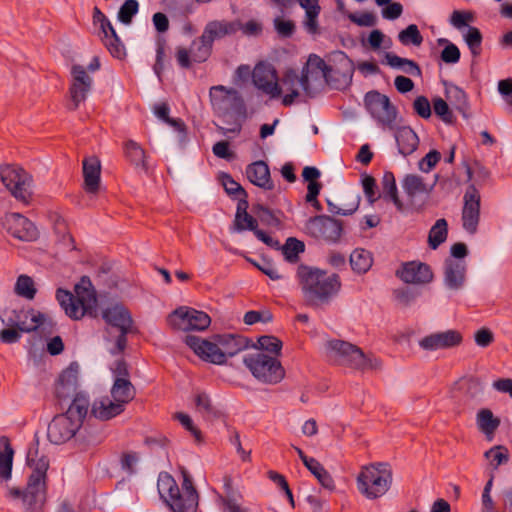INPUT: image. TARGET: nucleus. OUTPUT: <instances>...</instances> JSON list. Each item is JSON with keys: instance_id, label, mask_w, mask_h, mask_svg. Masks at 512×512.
<instances>
[{"instance_id": "bf43d9fd", "label": "nucleus", "mask_w": 512, "mask_h": 512, "mask_svg": "<svg viewBox=\"0 0 512 512\" xmlns=\"http://www.w3.org/2000/svg\"><path fill=\"white\" fill-rule=\"evenodd\" d=\"M138 11L139 2L137 0H125L118 10L117 19L122 24L129 25Z\"/></svg>"}, {"instance_id": "603ef678", "label": "nucleus", "mask_w": 512, "mask_h": 512, "mask_svg": "<svg viewBox=\"0 0 512 512\" xmlns=\"http://www.w3.org/2000/svg\"><path fill=\"white\" fill-rule=\"evenodd\" d=\"M14 290L18 296L24 297L28 300H33L37 293L32 277L25 274L18 276Z\"/></svg>"}, {"instance_id": "7c9ffc66", "label": "nucleus", "mask_w": 512, "mask_h": 512, "mask_svg": "<svg viewBox=\"0 0 512 512\" xmlns=\"http://www.w3.org/2000/svg\"><path fill=\"white\" fill-rule=\"evenodd\" d=\"M67 405V409L62 414L71 418L74 422H79V426L82 427L83 422L88 415L90 407V398L87 393L79 391L68 403H64V407Z\"/></svg>"}, {"instance_id": "ddd939ff", "label": "nucleus", "mask_w": 512, "mask_h": 512, "mask_svg": "<svg viewBox=\"0 0 512 512\" xmlns=\"http://www.w3.org/2000/svg\"><path fill=\"white\" fill-rule=\"evenodd\" d=\"M0 179L16 199L23 202L28 201L30 183L29 176L24 169L12 165L0 167Z\"/></svg>"}, {"instance_id": "6ab92c4d", "label": "nucleus", "mask_w": 512, "mask_h": 512, "mask_svg": "<svg viewBox=\"0 0 512 512\" xmlns=\"http://www.w3.org/2000/svg\"><path fill=\"white\" fill-rule=\"evenodd\" d=\"M184 342L202 360L216 365H223L226 363L221 346L215 340L214 342H211L201 339L198 336L187 335Z\"/></svg>"}, {"instance_id": "58836bf2", "label": "nucleus", "mask_w": 512, "mask_h": 512, "mask_svg": "<svg viewBox=\"0 0 512 512\" xmlns=\"http://www.w3.org/2000/svg\"><path fill=\"white\" fill-rule=\"evenodd\" d=\"M248 207V199H238L234 219V225L238 231L250 230L254 232L258 228L257 220L247 212Z\"/></svg>"}, {"instance_id": "c756f323", "label": "nucleus", "mask_w": 512, "mask_h": 512, "mask_svg": "<svg viewBox=\"0 0 512 512\" xmlns=\"http://www.w3.org/2000/svg\"><path fill=\"white\" fill-rule=\"evenodd\" d=\"M246 176L253 185L264 190H273L275 187L269 166L262 160L249 164L246 167Z\"/></svg>"}, {"instance_id": "aec40b11", "label": "nucleus", "mask_w": 512, "mask_h": 512, "mask_svg": "<svg viewBox=\"0 0 512 512\" xmlns=\"http://www.w3.org/2000/svg\"><path fill=\"white\" fill-rule=\"evenodd\" d=\"M81 428L79 422H74L71 418L60 413L52 419L48 425V440L56 445H60L69 441Z\"/></svg>"}, {"instance_id": "f8f14e48", "label": "nucleus", "mask_w": 512, "mask_h": 512, "mask_svg": "<svg viewBox=\"0 0 512 512\" xmlns=\"http://www.w3.org/2000/svg\"><path fill=\"white\" fill-rule=\"evenodd\" d=\"M474 20L472 11L454 10L450 16V23L458 30L468 27L467 32L463 35L464 40L473 57H479L482 53L483 36L481 31L474 26H469V22Z\"/></svg>"}, {"instance_id": "cd10ccee", "label": "nucleus", "mask_w": 512, "mask_h": 512, "mask_svg": "<svg viewBox=\"0 0 512 512\" xmlns=\"http://www.w3.org/2000/svg\"><path fill=\"white\" fill-rule=\"evenodd\" d=\"M467 265L465 260L447 258L444 262V283L452 290L460 289L466 277Z\"/></svg>"}, {"instance_id": "4d7b16f0", "label": "nucleus", "mask_w": 512, "mask_h": 512, "mask_svg": "<svg viewBox=\"0 0 512 512\" xmlns=\"http://www.w3.org/2000/svg\"><path fill=\"white\" fill-rule=\"evenodd\" d=\"M258 345L252 343L251 347H255L260 350H264L275 354L276 356L281 354L283 343L280 339L273 335H262L257 340Z\"/></svg>"}, {"instance_id": "39448f33", "label": "nucleus", "mask_w": 512, "mask_h": 512, "mask_svg": "<svg viewBox=\"0 0 512 512\" xmlns=\"http://www.w3.org/2000/svg\"><path fill=\"white\" fill-rule=\"evenodd\" d=\"M243 362L259 382L275 385L285 377V369L276 357L257 352L246 355Z\"/></svg>"}, {"instance_id": "c9c22d12", "label": "nucleus", "mask_w": 512, "mask_h": 512, "mask_svg": "<svg viewBox=\"0 0 512 512\" xmlns=\"http://www.w3.org/2000/svg\"><path fill=\"white\" fill-rule=\"evenodd\" d=\"M100 34L103 44L113 57L122 59L126 55L125 46L111 23L110 27L103 26Z\"/></svg>"}, {"instance_id": "c03bdc74", "label": "nucleus", "mask_w": 512, "mask_h": 512, "mask_svg": "<svg viewBox=\"0 0 512 512\" xmlns=\"http://www.w3.org/2000/svg\"><path fill=\"white\" fill-rule=\"evenodd\" d=\"M385 59L387 64L392 68L401 69L404 73L414 77H420L422 75L420 66L413 60L402 58L390 52L385 54Z\"/></svg>"}, {"instance_id": "4be33fe9", "label": "nucleus", "mask_w": 512, "mask_h": 512, "mask_svg": "<svg viewBox=\"0 0 512 512\" xmlns=\"http://www.w3.org/2000/svg\"><path fill=\"white\" fill-rule=\"evenodd\" d=\"M75 301L82 314L97 316V296L92 282L88 276H82L74 287Z\"/></svg>"}, {"instance_id": "72a5a7b5", "label": "nucleus", "mask_w": 512, "mask_h": 512, "mask_svg": "<svg viewBox=\"0 0 512 512\" xmlns=\"http://www.w3.org/2000/svg\"><path fill=\"white\" fill-rule=\"evenodd\" d=\"M395 140L398 152L404 157L411 155L419 145L418 135L409 126L399 127L395 132Z\"/></svg>"}, {"instance_id": "f257e3e1", "label": "nucleus", "mask_w": 512, "mask_h": 512, "mask_svg": "<svg viewBox=\"0 0 512 512\" xmlns=\"http://www.w3.org/2000/svg\"><path fill=\"white\" fill-rule=\"evenodd\" d=\"M39 440L35 438V443L28 450L26 461L32 469L29 475L26 487H9L6 497L13 501H21L25 512H41L47 495V471L49 469V459L47 456L38 455Z\"/></svg>"}, {"instance_id": "ea45409f", "label": "nucleus", "mask_w": 512, "mask_h": 512, "mask_svg": "<svg viewBox=\"0 0 512 512\" xmlns=\"http://www.w3.org/2000/svg\"><path fill=\"white\" fill-rule=\"evenodd\" d=\"M194 402L196 410L206 420H216L224 416L222 411L212 404L211 398L206 392L197 393L195 395Z\"/></svg>"}, {"instance_id": "a878e982", "label": "nucleus", "mask_w": 512, "mask_h": 512, "mask_svg": "<svg viewBox=\"0 0 512 512\" xmlns=\"http://www.w3.org/2000/svg\"><path fill=\"white\" fill-rule=\"evenodd\" d=\"M241 22L239 20H213L209 21L204 27L202 39L213 46L214 41L226 36L234 35L239 31Z\"/></svg>"}, {"instance_id": "052dcab7", "label": "nucleus", "mask_w": 512, "mask_h": 512, "mask_svg": "<svg viewBox=\"0 0 512 512\" xmlns=\"http://www.w3.org/2000/svg\"><path fill=\"white\" fill-rule=\"evenodd\" d=\"M419 295V290L407 286L393 291L394 299L403 307L410 306Z\"/></svg>"}, {"instance_id": "9b49d317", "label": "nucleus", "mask_w": 512, "mask_h": 512, "mask_svg": "<svg viewBox=\"0 0 512 512\" xmlns=\"http://www.w3.org/2000/svg\"><path fill=\"white\" fill-rule=\"evenodd\" d=\"M172 327L182 331H204L211 324L210 316L194 308L179 307L168 317Z\"/></svg>"}, {"instance_id": "5fc2aeb1", "label": "nucleus", "mask_w": 512, "mask_h": 512, "mask_svg": "<svg viewBox=\"0 0 512 512\" xmlns=\"http://www.w3.org/2000/svg\"><path fill=\"white\" fill-rule=\"evenodd\" d=\"M484 456L490 461L493 469L496 470L500 465L506 464L509 461V450L506 446L496 445L487 450Z\"/></svg>"}, {"instance_id": "b1692460", "label": "nucleus", "mask_w": 512, "mask_h": 512, "mask_svg": "<svg viewBox=\"0 0 512 512\" xmlns=\"http://www.w3.org/2000/svg\"><path fill=\"white\" fill-rule=\"evenodd\" d=\"M254 85L272 97H279L282 89L277 83L276 71L265 65H257L252 73Z\"/></svg>"}, {"instance_id": "2f4dec72", "label": "nucleus", "mask_w": 512, "mask_h": 512, "mask_svg": "<svg viewBox=\"0 0 512 512\" xmlns=\"http://www.w3.org/2000/svg\"><path fill=\"white\" fill-rule=\"evenodd\" d=\"M102 318L108 325L119 329V331H122L124 328H126V330H132L133 320L131 314L129 310L122 305H114L104 309Z\"/></svg>"}, {"instance_id": "0e129e2a", "label": "nucleus", "mask_w": 512, "mask_h": 512, "mask_svg": "<svg viewBox=\"0 0 512 512\" xmlns=\"http://www.w3.org/2000/svg\"><path fill=\"white\" fill-rule=\"evenodd\" d=\"M272 319H273V315L268 310H265V311L250 310L245 313L244 318H243L244 323L246 325H253L257 322L269 323L272 321Z\"/></svg>"}, {"instance_id": "6e6552de", "label": "nucleus", "mask_w": 512, "mask_h": 512, "mask_svg": "<svg viewBox=\"0 0 512 512\" xmlns=\"http://www.w3.org/2000/svg\"><path fill=\"white\" fill-rule=\"evenodd\" d=\"M364 104L379 125L390 130L395 128L398 111L388 96L377 90H371L365 94Z\"/></svg>"}, {"instance_id": "9d476101", "label": "nucleus", "mask_w": 512, "mask_h": 512, "mask_svg": "<svg viewBox=\"0 0 512 512\" xmlns=\"http://www.w3.org/2000/svg\"><path fill=\"white\" fill-rule=\"evenodd\" d=\"M7 325L10 327H17L18 330L25 333H31L42 327L45 331L47 328L52 329L54 323L47 320V317L42 312H35L33 308L29 309H13L10 316L7 318Z\"/></svg>"}, {"instance_id": "f3484780", "label": "nucleus", "mask_w": 512, "mask_h": 512, "mask_svg": "<svg viewBox=\"0 0 512 512\" xmlns=\"http://www.w3.org/2000/svg\"><path fill=\"white\" fill-rule=\"evenodd\" d=\"M2 226L8 234L22 241H35L38 229L32 221L20 213H7L2 219Z\"/></svg>"}, {"instance_id": "680f3d73", "label": "nucleus", "mask_w": 512, "mask_h": 512, "mask_svg": "<svg viewBox=\"0 0 512 512\" xmlns=\"http://www.w3.org/2000/svg\"><path fill=\"white\" fill-rule=\"evenodd\" d=\"M49 219L53 225L55 233L59 237H61L63 240L68 238L69 240L73 241V237L68 230V224L66 220L58 212H51L49 214Z\"/></svg>"}, {"instance_id": "473e14b6", "label": "nucleus", "mask_w": 512, "mask_h": 512, "mask_svg": "<svg viewBox=\"0 0 512 512\" xmlns=\"http://www.w3.org/2000/svg\"><path fill=\"white\" fill-rule=\"evenodd\" d=\"M123 411L124 406L117 401L113 402L109 397L95 400L91 405V415L102 421L110 420Z\"/></svg>"}, {"instance_id": "1a4fd4ad", "label": "nucleus", "mask_w": 512, "mask_h": 512, "mask_svg": "<svg viewBox=\"0 0 512 512\" xmlns=\"http://www.w3.org/2000/svg\"><path fill=\"white\" fill-rule=\"evenodd\" d=\"M306 230L315 239L336 244L342 237L343 224L331 216L317 215L309 218Z\"/></svg>"}, {"instance_id": "0eeeda50", "label": "nucleus", "mask_w": 512, "mask_h": 512, "mask_svg": "<svg viewBox=\"0 0 512 512\" xmlns=\"http://www.w3.org/2000/svg\"><path fill=\"white\" fill-rule=\"evenodd\" d=\"M329 348L336 352L344 363L358 370H374L381 367V361L372 354H365L359 347L343 340H332Z\"/></svg>"}, {"instance_id": "79ce46f5", "label": "nucleus", "mask_w": 512, "mask_h": 512, "mask_svg": "<svg viewBox=\"0 0 512 512\" xmlns=\"http://www.w3.org/2000/svg\"><path fill=\"white\" fill-rule=\"evenodd\" d=\"M111 395L115 401L124 406L134 398L135 388L129 379L116 378L111 388Z\"/></svg>"}, {"instance_id": "4468645a", "label": "nucleus", "mask_w": 512, "mask_h": 512, "mask_svg": "<svg viewBox=\"0 0 512 512\" xmlns=\"http://www.w3.org/2000/svg\"><path fill=\"white\" fill-rule=\"evenodd\" d=\"M483 394V384L476 377L462 378L455 383L452 397L463 409L474 408Z\"/></svg>"}, {"instance_id": "338daca9", "label": "nucleus", "mask_w": 512, "mask_h": 512, "mask_svg": "<svg viewBox=\"0 0 512 512\" xmlns=\"http://www.w3.org/2000/svg\"><path fill=\"white\" fill-rule=\"evenodd\" d=\"M441 159V153L437 150H430L418 163L421 171L428 173Z\"/></svg>"}, {"instance_id": "423d86ee", "label": "nucleus", "mask_w": 512, "mask_h": 512, "mask_svg": "<svg viewBox=\"0 0 512 512\" xmlns=\"http://www.w3.org/2000/svg\"><path fill=\"white\" fill-rule=\"evenodd\" d=\"M158 491L172 512H195L198 507V499L191 493H181L176 481L168 473L159 475Z\"/></svg>"}, {"instance_id": "de8ad7c7", "label": "nucleus", "mask_w": 512, "mask_h": 512, "mask_svg": "<svg viewBox=\"0 0 512 512\" xmlns=\"http://www.w3.org/2000/svg\"><path fill=\"white\" fill-rule=\"evenodd\" d=\"M306 468L316 477L324 489L330 492H333L336 489L333 477L317 459L314 458L310 461Z\"/></svg>"}, {"instance_id": "5701e85b", "label": "nucleus", "mask_w": 512, "mask_h": 512, "mask_svg": "<svg viewBox=\"0 0 512 512\" xmlns=\"http://www.w3.org/2000/svg\"><path fill=\"white\" fill-rule=\"evenodd\" d=\"M462 335L456 330L433 333L425 336L419 342L424 350L434 351L458 346L462 342Z\"/></svg>"}, {"instance_id": "bb28decb", "label": "nucleus", "mask_w": 512, "mask_h": 512, "mask_svg": "<svg viewBox=\"0 0 512 512\" xmlns=\"http://www.w3.org/2000/svg\"><path fill=\"white\" fill-rule=\"evenodd\" d=\"M83 189L88 194H97L101 182V163L96 156L83 160Z\"/></svg>"}, {"instance_id": "dca6fc26", "label": "nucleus", "mask_w": 512, "mask_h": 512, "mask_svg": "<svg viewBox=\"0 0 512 512\" xmlns=\"http://www.w3.org/2000/svg\"><path fill=\"white\" fill-rule=\"evenodd\" d=\"M462 209V226L469 234L477 232L480 220V193L475 183L468 185L464 197Z\"/></svg>"}, {"instance_id": "393cba45", "label": "nucleus", "mask_w": 512, "mask_h": 512, "mask_svg": "<svg viewBox=\"0 0 512 512\" xmlns=\"http://www.w3.org/2000/svg\"><path fill=\"white\" fill-rule=\"evenodd\" d=\"M304 67H308V70L321 72L326 82L334 89L343 90L350 86L349 75H344L343 79L333 78L334 74H338L337 71L333 70V67L327 65L326 62L318 55L311 54L308 58L307 63Z\"/></svg>"}, {"instance_id": "a18cd8bd", "label": "nucleus", "mask_w": 512, "mask_h": 512, "mask_svg": "<svg viewBox=\"0 0 512 512\" xmlns=\"http://www.w3.org/2000/svg\"><path fill=\"white\" fill-rule=\"evenodd\" d=\"M446 97L451 105L461 113L464 118L467 119L469 117V103L467 94L463 89L452 85L450 88L446 89Z\"/></svg>"}, {"instance_id": "f704fd0d", "label": "nucleus", "mask_w": 512, "mask_h": 512, "mask_svg": "<svg viewBox=\"0 0 512 512\" xmlns=\"http://www.w3.org/2000/svg\"><path fill=\"white\" fill-rule=\"evenodd\" d=\"M100 34L103 44L113 57L122 59L126 55L125 46L111 23L110 27L103 26Z\"/></svg>"}, {"instance_id": "6e6d98bb", "label": "nucleus", "mask_w": 512, "mask_h": 512, "mask_svg": "<svg viewBox=\"0 0 512 512\" xmlns=\"http://www.w3.org/2000/svg\"><path fill=\"white\" fill-rule=\"evenodd\" d=\"M220 181L225 192L229 196H233L237 200L239 198L248 199L247 191L238 182H236L230 174L222 173L220 175Z\"/></svg>"}, {"instance_id": "37998d69", "label": "nucleus", "mask_w": 512, "mask_h": 512, "mask_svg": "<svg viewBox=\"0 0 512 512\" xmlns=\"http://www.w3.org/2000/svg\"><path fill=\"white\" fill-rule=\"evenodd\" d=\"M352 270L361 275L367 273L373 264L372 253L363 248L355 249L349 258Z\"/></svg>"}, {"instance_id": "774afa93", "label": "nucleus", "mask_w": 512, "mask_h": 512, "mask_svg": "<svg viewBox=\"0 0 512 512\" xmlns=\"http://www.w3.org/2000/svg\"><path fill=\"white\" fill-rule=\"evenodd\" d=\"M174 418L177 419L184 426V428L195 437L197 442L202 441L201 431L194 425L191 417L188 414L177 412L175 413Z\"/></svg>"}, {"instance_id": "09e8293b", "label": "nucleus", "mask_w": 512, "mask_h": 512, "mask_svg": "<svg viewBox=\"0 0 512 512\" xmlns=\"http://www.w3.org/2000/svg\"><path fill=\"white\" fill-rule=\"evenodd\" d=\"M448 236V223L445 218L436 220L428 234V245L431 249H437L444 243Z\"/></svg>"}, {"instance_id": "864d4df0", "label": "nucleus", "mask_w": 512, "mask_h": 512, "mask_svg": "<svg viewBox=\"0 0 512 512\" xmlns=\"http://www.w3.org/2000/svg\"><path fill=\"white\" fill-rule=\"evenodd\" d=\"M305 250L304 242L294 238H287L285 244L282 246V252L285 259L290 263H296L299 260V254Z\"/></svg>"}, {"instance_id": "49530a36", "label": "nucleus", "mask_w": 512, "mask_h": 512, "mask_svg": "<svg viewBox=\"0 0 512 512\" xmlns=\"http://www.w3.org/2000/svg\"><path fill=\"white\" fill-rule=\"evenodd\" d=\"M476 423L481 432L485 435H493L500 426V419L495 417L492 411L488 408H483L478 411Z\"/></svg>"}, {"instance_id": "e433bc0d", "label": "nucleus", "mask_w": 512, "mask_h": 512, "mask_svg": "<svg viewBox=\"0 0 512 512\" xmlns=\"http://www.w3.org/2000/svg\"><path fill=\"white\" fill-rule=\"evenodd\" d=\"M382 197L387 202H392L399 212L404 210V204L399 198L396 179L391 171H385L381 180Z\"/></svg>"}, {"instance_id": "7ed1b4c3", "label": "nucleus", "mask_w": 512, "mask_h": 512, "mask_svg": "<svg viewBox=\"0 0 512 512\" xmlns=\"http://www.w3.org/2000/svg\"><path fill=\"white\" fill-rule=\"evenodd\" d=\"M210 97L218 116L230 125L229 128L217 126L219 133L240 134L243 123L248 118L247 106L242 95L234 88L218 85L211 87Z\"/></svg>"}, {"instance_id": "f03ea898", "label": "nucleus", "mask_w": 512, "mask_h": 512, "mask_svg": "<svg viewBox=\"0 0 512 512\" xmlns=\"http://www.w3.org/2000/svg\"><path fill=\"white\" fill-rule=\"evenodd\" d=\"M305 304L311 308L329 305L341 290L340 276L328 275L325 270L301 264L297 269Z\"/></svg>"}, {"instance_id": "69168bd1", "label": "nucleus", "mask_w": 512, "mask_h": 512, "mask_svg": "<svg viewBox=\"0 0 512 512\" xmlns=\"http://www.w3.org/2000/svg\"><path fill=\"white\" fill-rule=\"evenodd\" d=\"M348 18L351 22L355 23L360 27H372L377 23V17L372 12H362L360 14L351 13Z\"/></svg>"}, {"instance_id": "3c124183", "label": "nucleus", "mask_w": 512, "mask_h": 512, "mask_svg": "<svg viewBox=\"0 0 512 512\" xmlns=\"http://www.w3.org/2000/svg\"><path fill=\"white\" fill-rule=\"evenodd\" d=\"M213 46L202 39V35L193 40L190 52L192 60L196 63L205 62L212 54Z\"/></svg>"}, {"instance_id": "c85d7f7f", "label": "nucleus", "mask_w": 512, "mask_h": 512, "mask_svg": "<svg viewBox=\"0 0 512 512\" xmlns=\"http://www.w3.org/2000/svg\"><path fill=\"white\" fill-rule=\"evenodd\" d=\"M222 349V353L227 357H233L241 351L252 346L251 339L238 334H217L213 336Z\"/></svg>"}, {"instance_id": "2eb2a0df", "label": "nucleus", "mask_w": 512, "mask_h": 512, "mask_svg": "<svg viewBox=\"0 0 512 512\" xmlns=\"http://www.w3.org/2000/svg\"><path fill=\"white\" fill-rule=\"evenodd\" d=\"M78 369L79 366L76 362L64 369L55 381L54 395L60 405L64 409V403H68L76 394L79 393L78 389Z\"/></svg>"}, {"instance_id": "4c0bfd02", "label": "nucleus", "mask_w": 512, "mask_h": 512, "mask_svg": "<svg viewBox=\"0 0 512 512\" xmlns=\"http://www.w3.org/2000/svg\"><path fill=\"white\" fill-rule=\"evenodd\" d=\"M124 155L127 161L136 169L148 171L146 152L139 143L134 140H127L123 144Z\"/></svg>"}, {"instance_id": "13d9d810", "label": "nucleus", "mask_w": 512, "mask_h": 512, "mask_svg": "<svg viewBox=\"0 0 512 512\" xmlns=\"http://www.w3.org/2000/svg\"><path fill=\"white\" fill-rule=\"evenodd\" d=\"M398 40L401 44L420 46L423 42V36L421 35L418 26L416 24H410L405 29L400 31L398 34Z\"/></svg>"}, {"instance_id": "8fccbe9b", "label": "nucleus", "mask_w": 512, "mask_h": 512, "mask_svg": "<svg viewBox=\"0 0 512 512\" xmlns=\"http://www.w3.org/2000/svg\"><path fill=\"white\" fill-rule=\"evenodd\" d=\"M405 193L410 197L414 198L419 194L427 193L426 184L422 177L416 174H407L402 182Z\"/></svg>"}, {"instance_id": "a211bd4d", "label": "nucleus", "mask_w": 512, "mask_h": 512, "mask_svg": "<svg viewBox=\"0 0 512 512\" xmlns=\"http://www.w3.org/2000/svg\"><path fill=\"white\" fill-rule=\"evenodd\" d=\"M395 276L407 284L424 285L434 278L431 267L420 261L403 262L396 270Z\"/></svg>"}, {"instance_id": "a19ab883", "label": "nucleus", "mask_w": 512, "mask_h": 512, "mask_svg": "<svg viewBox=\"0 0 512 512\" xmlns=\"http://www.w3.org/2000/svg\"><path fill=\"white\" fill-rule=\"evenodd\" d=\"M56 299L60 306L64 309L65 314L74 320L81 319L84 315L79 309L75 301V296L70 291L63 288H58L56 291Z\"/></svg>"}, {"instance_id": "20e7f679", "label": "nucleus", "mask_w": 512, "mask_h": 512, "mask_svg": "<svg viewBox=\"0 0 512 512\" xmlns=\"http://www.w3.org/2000/svg\"><path fill=\"white\" fill-rule=\"evenodd\" d=\"M387 463L366 467L357 477L358 490L369 499L383 496L392 483V472Z\"/></svg>"}, {"instance_id": "e2e57ef3", "label": "nucleus", "mask_w": 512, "mask_h": 512, "mask_svg": "<svg viewBox=\"0 0 512 512\" xmlns=\"http://www.w3.org/2000/svg\"><path fill=\"white\" fill-rule=\"evenodd\" d=\"M432 103H433L434 113L438 117H440L442 121H444L445 123H448V124L453 123V119H454L453 113L445 100H443L441 97H436L433 99Z\"/></svg>"}, {"instance_id": "412c9836", "label": "nucleus", "mask_w": 512, "mask_h": 512, "mask_svg": "<svg viewBox=\"0 0 512 512\" xmlns=\"http://www.w3.org/2000/svg\"><path fill=\"white\" fill-rule=\"evenodd\" d=\"M72 82L69 88L70 97L73 103L72 110H76L79 104L86 100L87 93L92 88L93 80L87 74L86 69L79 64L71 67Z\"/></svg>"}]
</instances>
